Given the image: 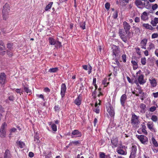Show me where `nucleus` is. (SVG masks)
<instances>
[{"label":"nucleus","mask_w":158,"mask_h":158,"mask_svg":"<svg viewBox=\"0 0 158 158\" xmlns=\"http://www.w3.org/2000/svg\"><path fill=\"white\" fill-rule=\"evenodd\" d=\"M105 7L107 10H109L110 7V5L109 3H106L105 4Z\"/></svg>","instance_id":"obj_55"},{"label":"nucleus","mask_w":158,"mask_h":158,"mask_svg":"<svg viewBox=\"0 0 158 158\" xmlns=\"http://www.w3.org/2000/svg\"><path fill=\"white\" fill-rule=\"evenodd\" d=\"M118 34L121 39L125 43L127 42V36L126 32L123 29H119L118 30Z\"/></svg>","instance_id":"obj_3"},{"label":"nucleus","mask_w":158,"mask_h":158,"mask_svg":"<svg viewBox=\"0 0 158 158\" xmlns=\"http://www.w3.org/2000/svg\"><path fill=\"white\" fill-rule=\"evenodd\" d=\"M107 80L104 79L102 81V84L104 85L106 87L109 84V82H106Z\"/></svg>","instance_id":"obj_53"},{"label":"nucleus","mask_w":158,"mask_h":158,"mask_svg":"<svg viewBox=\"0 0 158 158\" xmlns=\"http://www.w3.org/2000/svg\"><path fill=\"white\" fill-rule=\"evenodd\" d=\"M146 106L143 103L140 104L139 108L141 109V112L142 113H145L146 111Z\"/></svg>","instance_id":"obj_21"},{"label":"nucleus","mask_w":158,"mask_h":158,"mask_svg":"<svg viewBox=\"0 0 158 158\" xmlns=\"http://www.w3.org/2000/svg\"><path fill=\"white\" fill-rule=\"evenodd\" d=\"M53 2H50L47 6L45 8V10L46 11L48 10L49 9L51 8L52 7V5Z\"/></svg>","instance_id":"obj_35"},{"label":"nucleus","mask_w":158,"mask_h":158,"mask_svg":"<svg viewBox=\"0 0 158 158\" xmlns=\"http://www.w3.org/2000/svg\"><path fill=\"white\" fill-rule=\"evenodd\" d=\"M94 110L96 113H99L100 112V109L98 107L96 108V109H94Z\"/></svg>","instance_id":"obj_57"},{"label":"nucleus","mask_w":158,"mask_h":158,"mask_svg":"<svg viewBox=\"0 0 158 158\" xmlns=\"http://www.w3.org/2000/svg\"><path fill=\"white\" fill-rule=\"evenodd\" d=\"M136 151V146H133L131 150V153L130 156L129 158H135V157Z\"/></svg>","instance_id":"obj_11"},{"label":"nucleus","mask_w":158,"mask_h":158,"mask_svg":"<svg viewBox=\"0 0 158 158\" xmlns=\"http://www.w3.org/2000/svg\"><path fill=\"white\" fill-rule=\"evenodd\" d=\"M23 89L27 93L29 94H30L31 93V91L30 90L28 87H25V86H24Z\"/></svg>","instance_id":"obj_32"},{"label":"nucleus","mask_w":158,"mask_h":158,"mask_svg":"<svg viewBox=\"0 0 158 158\" xmlns=\"http://www.w3.org/2000/svg\"><path fill=\"white\" fill-rule=\"evenodd\" d=\"M158 7V5L156 4H155L152 6V9L153 10L156 9Z\"/></svg>","instance_id":"obj_52"},{"label":"nucleus","mask_w":158,"mask_h":158,"mask_svg":"<svg viewBox=\"0 0 158 158\" xmlns=\"http://www.w3.org/2000/svg\"><path fill=\"white\" fill-rule=\"evenodd\" d=\"M7 124L6 123H4L2 125L0 130V136L2 138L5 137L6 132L5 128L6 127Z\"/></svg>","instance_id":"obj_4"},{"label":"nucleus","mask_w":158,"mask_h":158,"mask_svg":"<svg viewBox=\"0 0 158 158\" xmlns=\"http://www.w3.org/2000/svg\"><path fill=\"white\" fill-rule=\"evenodd\" d=\"M80 143V141L75 140V141H72V142H71L70 143L69 145H71L72 144H75V145H77V144H78Z\"/></svg>","instance_id":"obj_41"},{"label":"nucleus","mask_w":158,"mask_h":158,"mask_svg":"<svg viewBox=\"0 0 158 158\" xmlns=\"http://www.w3.org/2000/svg\"><path fill=\"white\" fill-rule=\"evenodd\" d=\"M129 0H120V3L123 6H125L126 3H128Z\"/></svg>","instance_id":"obj_33"},{"label":"nucleus","mask_w":158,"mask_h":158,"mask_svg":"<svg viewBox=\"0 0 158 158\" xmlns=\"http://www.w3.org/2000/svg\"><path fill=\"white\" fill-rule=\"evenodd\" d=\"M122 59L123 62L125 63L126 62V54H124L122 56Z\"/></svg>","instance_id":"obj_40"},{"label":"nucleus","mask_w":158,"mask_h":158,"mask_svg":"<svg viewBox=\"0 0 158 158\" xmlns=\"http://www.w3.org/2000/svg\"><path fill=\"white\" fill-rule=\"evenodd\" d=\"M137 137L141 143L143 144H146L148 141V138L143 135H138Z\"/></svg>","instance_id":"obj_7"},{"label":"nucleus","mask_w":158,"mask_h":158,"mask_svg":"<svg viewBox=\"0 0 158 158\" xmlns=\"http://www.w3.org/2000/svg\"><path fill=\"white\" fill-rule=\"evenodd\" d=\"M13 44L10 43H8L7 44V48L9 49L10 50L13 49L12 48Z\"/></svg>","instance_id":"obj_46"},{"label":"nucleus","mask_w":158,"mask_h":158,"mask_svg":"<svg viewBox=\"0 0 158 158\" xmlns=\"http://www.w3.org/2000/svg\"><path fill=\"white\" fill-rule=\"evenodd\" d=\"M66 91V87L64 83L62 84L61 85L60 92L62 98H63L64 96Z\"/></svg>","instance_id":"obj_13"},{"label":"nucleus","mask_w":158,"mask_h":158,"mask_svg":"<svg viewBox=\"0 0 158 158\" xmlns=\"http://www.w3.org/2000/svg\"><path fill=\"white\" fill-rule=\"evenodd\" d=\"M135 23H139L140 21V19L139 17H136L135 19Z\"/></svg>","instance_id":"obj_58"},{"label":"nucleus","mask_w":158,"mask_h":158,"mask_svg":"<svg viewBox=\"0 0 158 158\" xmlns=\"http://www.w3.org/2000/svg\"><path fill=\"white\" fill-rule=\"evenodd\" d=\"M49 43L51 45H55L56 41L52 37H49Z\"/></svg>","instance_id":"obj_26"},{"label":"nucleus","mask_w":158,"mask_h":158,"mask_svg":"<svg viewBox=\"0 0 158 158\" xmlns=\"http://www.w3.org/2000/svg\"><path fill=\"white\" fill-rule=\"evenodd\" d=\"M105 154L104 152H101L100 153V158H105Z\"/></svg>","instance_id":"obj_51"},{"label":"nucleus","mask_w":158,"mask_h":158,"mask_svg":"<svg viewBox=\"0 0 158 158\" xmlns=\"http://www.w3.org/2000/svg\"><path fill=\"white\" fill-rule=\"evenodd\" d=\"M131 63L132 64L134 69L135 70L137 69L138 68L137 62L134 60H132L131 61Z\"/></svg>","instance_id":"obj_27"},{"label":"nucleus","mask_w":158,"mask_h":158,"mask_svg":"<svg viewBox=\"0 0 158 158\" xmlns=\"http://www.w3.org/2000/svg\"><path fill=\"white\" fill-rule=\"evenodd\" d=\"M147 126L148 128L152 131L154 132H156V129L154 128L153 127L154 125L153 123L152 122H148L147 124Z\"/></svg>","instance_id":"obj_14"},{"label":"nucleus","mask_w":158,"mask_h":158,"mask_svg":"<svg viewBox=\"0 0 158 158\" xmlns=\"http://www.w3.org/2000/svg\"><path fill=\"white\" fill-rule=\"evenodd\" d=\"M154 48H155L154 44L152 43H150L149 44L148 47L147 48V49L148 51Z\"/></svg>","instance_id":"obj_30"},{"label":"nucleus","mask_w":158,"mask_h":158,"mask_svg":"<svg viewBox=\"0 0 158 158\" xmlns=\"http://www.w3.org/2000/svg\"><path fill=\"white\" fill-rule=\"evenodd\" d=\"M123 27L126 34L130 33L129 30L131 28V26L126 21H124L123 23Z\"/></svg>","instance_id":"obj_10"},{"label":"nucleus","mask_w":158,"mask_h":158,"mask_svg":"<svg viewBox=\"0 0 158 158\" xmlns=\"http://www.w3.org/2000/svg\"><path fill=\"white\" fill-rule=\"evenodd\" d=\"M7 54L9 57H11L13 56L12 52L8 50H7Z\"/></svg>","instance_id":"obj_47"},{"label":"nucleus","mask_w":158,"mask_h":158,"mask_svg":"<svg viewBox=\"0 0 158 158\" xmlns=\"http://www.w3.org/2000/svg\"><path fill=\"white\" fill-rule=\"evenodd\" d=\"M16 91L17 93L20 94V95L21 93L22 94V91H21L20 89H16Z\"/></svg>","instance_id":"obj_61"},{"label":"nucleus","mask_w":158,"mask_h":158,"mask_svg":"<svg viewBox=\"0 0 158 158\" xmlns=\"http://www.w3.org/2000/svg\"><path fill=\"white\" fill-rule=\"evenodd\" d=\"M55 45V47L56 48H60L62 46L61 43L59 41H56Z\"/></svg>","instance_id":"obj_34"},{"label":"nucleus","mask_w":158,"mask_h":158,"mask_svg":"<svg viewBox=\"0 0 158 158\" xmlns=\"http://www.w3.org/2000/svg\"><path fill=\"white\" fill-rule=\"evenodd\" d=\"M141 19L142 20L145 21L148 19L147 13L146 12H144L141 15Z\"/></svg>","instance_id":"obj_23"},{"label":"nucleus","mask_w":158,"mask_h":158,"mask_svg":"<svg viewBox=\"0 0 158 158\" xmlns=\"http://www.w3.org/2000/svg\"><path fill=\"white\" fill-rule=\"evenodd\" d=\"M131 123L134 126H136L139 124L138 117L135 114L132 115L131 119Z\"/></svg>","instance_id":"obj_6"},{"label":"nucleus","mask_w":158,"mask_h":158,"mask_svg":"<svg viewBox=\"0 0 158 158\" xmlns=\"http://www.w3.org/2000/svg\"><path fill=\"white\" fill-rule=\"evenodd\" d=\"M147 42V40L146 39H144L142 40L140 42V45L142 48L145 49H146V45Z\"/></svg>","instance_id":"obj_17"},{"label":"nucleus","mask_w":158,"mask_h":158,"mask_svg":"<svg viewBox=\"0 0 158 158\" xmlns=\"http://www.w3.org/2000/svg\"><path fill=\"white\" fill-rule=\"evenodd\" d=\"M3 47H2L0 46V54L2 55H4L6 53V51H3V49H4Z\"/></svg>","instance_id":"obj_37"},{"label":"nucleus","mask_w":158,"mask_h":158,"mask_svg":"<svg viewBox=\"0 0 158 158\" xmlns=\"http://www.w3.org/2000/svg\"><path fill=\"white\" fill-rule=\"evenodd\" d=\"M137 54L140 55H141V52L140 51V48H135Z\"/></svg>","instance_id":"obj_54"},{"label":"nucleus","mask_w":158,"mask_h":158,"mask_svg":"<svg viewBox=\"0 0 158 158\" xmlns=\"http://www.w3.org/2000/svg\"><path fill=\"white\" fill-rule=\"evenodd\" d=\"M10 12L9 5L7 3H6L3 6L2 11L3 18L4 20H6L8 19Z\"/></svg>","instance_id":"obj_2"},{"label":"nucleus","mask_w":158,"mask_h":158,"mask_svg":"<svg viewBox=\"0 0 158 158\" xmlns=\"http://www.w3.org/2000/svg\"><path fill=\"white\" fill-rule=\"evenodd\" d=\"M44 91L45 92L49 93L50 91V90L48 88L46 87L44 89Z\"/></svg>","instance_id":"obj_60"},{"label":"nucleus","mask_w":158,"mask_h":158,"mask_svg":"<svg viewBox=\"0 0 158 158\" xmlns=\"http://www.w3.org/2000/svg\"><path fill=\"white\" fill-rule=\"evenodd\" d=\"M117 152L118 154L121 155H126L127 154V152L123 150L120 148H117Z\"/></svg>","instance_id":"obj_20"},{"label":"nucleus","mask_w":158,"mask_h":158,"mask_svg":"<svg viewBox=\"0 0 158 158\" xmlns=\"http://www.w3.org/2000/svg\"><path fill=\"white\" fill-rule=\"evenodd\" d=\"M0 45L2 46L4 49H5V46L3 42L1 40H0Z\"/></svg>","instance_id":"obj_59"},{"label":"nucleus","mask_w":158,"mask_h":158,"mask_svg":"<svg viewBox=\"0 0 158 158\" xmlns=\"http://www.w3.org/2000/svg\"><path fill=\"white\" fill-rule=\"evenodd\" d=\"M111 142L113 145L112 147H115L117 146L118 144V139L117 138L111 140Z\"/></svg>","instance_id":"obj_22"},{"label":"nucleus","mask_w":158,"mask_h":158,"mask_svg":"<svg viewBox=\"0 0 158 158\" xmlns=\"http://www.w3.org/2000/svg\"><path fill=\"white\" fill-rule=\"evenodd\" d=\"M82 96L80 94L75 99L74 101V103L77 106H79L81 103Z\"/></svg>","instance_id":"obj_15"},{"label":"nucleus","mask_w":158,"mask_h":158,"mask_svg":"<svg viewBox=\"0 0 158 158\" xmlns=\"http://www.w3.org/2000/svg\"><path fill=\"white\" fill-rule=\"evenodd\" d=\"M80 27L83 29H85V22H82L80 24Z\"/></svg>","instance_id":"obj_38"},{"label":"nucleus","mask_w":158,"mask_h":158,"mask_svg":"<svg viewBox=\"0 0 158 158\" xmlns=\"http://www.w3.org/2000/svg\"><path fill=\"white\" fill-rule=\"evenodd\" d=\"M156 107L155 106H152L151 107L149 108V111H150L153 112L154 111L156 110Z\"/></svg>","instance_id":"obj_45"},{"label":"nucleus","mask_w":158,"mask_h":158,"mask_svg":"<svg viewBox=\"0 0 158 158\" xmlns=\"http://www.w3.org/2000/svg\"><path fill=\"white\" fill-rule=\"evenodd\" d=\"M135 32H136L137 33L138 32H139L140 31V30L139 28L138 27H136L135 28Z\"/></svg>","instance_id":"obj_63"},{"label":"nucleus","mask_w":158,"mask_h":158,"mask_svg":"<svg viewBox=\"0 0 158 158\" xmlns=\"http://www.w3.org/2000/svg\"><path fill=\"white\" fill-rule=\"evenodd\" d=\"M16 143L20 148H22L24 147L25 144L23 142L19 141L17 142Z\"/></svg>","instance_id":"obj_29"},{"label":"nucleus","mask_w":158,"mask_h":158,"mask_svg":"<svg viewBox=\"0 0 158 158\" xmlns=\"http://www.w3.org/2000/svg\"><path fill=\"white\" fill-rule=\"evenodd\" d=\"M149 81L152 86L153 87H156L157 85V82L155 78L150 77Z\"/></svg>","instance_id":"obj_19"},{"label":"nucleus","mask_w":158,"mask_h":158,"mask_svg":"<svg viewBox=\"0 0 158 158\" xmlns=\"http://www.w3.org/2000/svg\"><path fill=\"white\" fill-rule=\"evenodd\" d=\"M96 78H94L93 79V84L94 85L96 88V89H97L98 87V86L96 84Z\"/></svg>","instance_id":"obj_43"},{"label":"nucleus","mask_w":158,"mask_h":158,"mask_svg":"<svg viewBox=\"0 0 158 158\" xmlns=\"http://www.w3.org/2000/svg\"><path fill=\"white\" fill-rule=\"evenodd\" d=\"M127 99V96L125 94L122 95L120 99V102L121 105L123 107L125 106V103Z\"/></svg>","instance_id":"obj_12"},{"label":"nucleus","mask_w":158,"mask_h":158,"mask_svg":"<svg viewBox=\"0 0 158 158\" xmlns=\"http://www.w3.org/2000/svg\"><path fill=\"white\" fill-rule=\"evenodd\" d=\"M141 62L143 65H145L146 63V58L145 57L142 58L141 59Z\"/></svg>","instance_id":"obj_42"},{"label":"nucleus","mask_w":158,"mask_h":158,"mask_svg":"<svg viewBox=\"0 0 158 158\" xmlns=\"http://www.w3.org/2000/svg\"><path fill=\"white\" fill-rule=\"evenodd\" d=\"M58 70V68L57 67L51 68L49 69L48 72L50 73H55Z\"/></svg>","instance_id":"obj_31"},{"label":"nucleus","mask_w":158,"mask_h":158,"mask_svg":"<svg viewBox=\"0 0 158 158\" xmlns=\"http://www.w3.org/2000/svg\"><path fill=\"white\" fill-rule=\"evenodd\" d=\"M82 135L81 132L78 130H74L72 132L71 137L72 138L81 137Z\"/></svg>","instance_id":"obj_8"},{"label":"nucleus","mask_w":158,"mask_h":158,"mask_svg":"<svg viewBox=\"0 0 158 158\" xmlns=\"http://www.w3.org/2000/svg\"><path fill=\"white\" fill-rule=\"evenodd\" d=\"M152 143L155 147H158V143L157 141L153 137L152 139Z\"/></svg>","instance_id":"obj_28"},{"label":"nucleus","mask_w":158,"mask_h":158,"mask_svg":"<svg viewBox=\"0 0 158 158\" xmlns=\"http://www.w3.org/2000/svg\"><path fill=\"white\" fill-rule=\"evenodd\" d=\"M119 59H113L112 62V66L114 68L119 67L120 64L118 61Z\"/></svg>","instance_id":"obj_16"},{"label":"nucleus","mask_w":158,"mask_h":158,"mask_svg":"<svg viewBox=\"0 0 158 158\" xmlns=\"http://www.w3.org/2000/svg\"><path fill=\"white\" fill-rule=\"evenodd\" d=\"M151 119L153 121L155 122H156L158 120V118L157 116L155 115L152 116Z\"/></svg>","instance_id":"obj_36"},{"label":"nucleus","mask_w":158,"mask_h":158,"mask_svg":"<svg viewBox=\"0 0 158 158\" xmlns=\"http://www.w3.org/2000/svg\"><path fill=\"white\" fill-rule=\"evenodd\" d=\"M135 3L137 6L141 5L142 4V2L140 0H136L135 1Z\"/></svg>","instance_id":"obj_44"},{"label":"nucleus","mask_w":158,"mask_h":158,"mask_svg":"<svg viewBox=\"0 0 158 158\" xmlns=\"http://www.w3.org/2000/svg\"><path fill=\"white\" fill-rule=\"evenodd\" d=\"M107 105H108V106L106 107L107 111L110 116L112 117L114 116V108L110 106V105L109 103Z\"/></svg>","instance_id":"obj_9"},{"label":"nucleus","mask_w":158,"mask_h":158,"mask_svg":"<svg viewBox=\"0 0 158 158\" xmlns=\"http://www.w3.org/2000/svg\"><path fill=\"white\" fill-rule=\"evenodd\" d=\"M153 95L154 97L155 98L158 97V92L156 93H153Z\"/></svg>","instance_id":"obj_62"},{"label":"nucleus","mask_w":158,"mask_h":158,"mask_svg":"<svg viewBox=\"0 0 158 158\" xmlns=\"http://www.w3.org/2000/svg\"><path fill=\"white\" fill-rule=\"evenodd\" d=\"M6 82V75L4 73H0V83L2 87H4Z\"/></svg>","instance_id":"obj_5"},{"label":"nucleus","mask_w":158,"mask_h":158,"mask_svg":"<svg viewBox=\"0 0 158 158\" xmlns=\"http://www.w3.org/2000/svg\"><path fill=\"white\" fill-rule=\"evenodd\" d=\"M113 17L114 19H116L118 17V12L115 11L113 14Z\"/></svg>","instance_id":"obj_48"},{"label":"nucleus","mask_w":158,"mask_h":158,"mask_svg":"<svg viewBox=\"0 0 158 158\" xmlns=\"http://www.w3.org/2000/svg\"><path fill=\"white\" fill-rule=\"evenodd\" d=\"M143 26L147 29H148L151 30H152L153 29V28L152 27V26L151 25L148 23L143 24Z\"/></svg>","instance_id":"obj_24"},{"label":"nucleus","mask_w":158,"mask_h":158,"mask_svg":"<svg viewBox=\"0 0 158 158\" xmlns=\"http://www.w3.org/2000/svg\"><path fill=\"white\" fill-rule=\"evenodd\" d=\"M152 114V113L150 112H146V118H149L151 116Z\"/></svg>","instance_id":"obj_49"},{"label":"nucleus","mask_w":158,"mask_h":158,"mask_svg":"<svg viewBox=\"0 0 158 158\" xmlns=\"http://www.w3.org/2000/svg\"><path fill=\"white\" fill-rule=\"evenodd\" d=\"M138 80L139 83L141 85H143L145 82V81L144 79L143 75L142 74L138 77Z\"/></svg>","instance_id":"obj_18"},{"label":"nucleus","mask_w":158,"mask_h":158,"mask_svg":"<svg viewBox=\"0 0 158 158\" xmlns=\"http://www.w3.org/2000/svg\"><path fill=\"white\" fill-rule=\"evenodd\" d=\"M52 130L54 131H56L57 130L56 126L54 124H52L51 126Z\"/></svg>","instance_id":"obj_39"},{"label":"nucleus","mask_w":158,"mask_h":158,"mask_svg":"<svg viewBox=\"0 0 158 158\" xmlns=\"http://www.w3.org/2000/svg\"><path fill=\"white\" fill-rule=\"evenodd\" d=\"M34 156V153L32 152H29V156L30 157H33Z\"/></svg>","instance_id":"obj_64"},{"label":"nucleus","mask_w":158,"mask_h":158,"mask_svg":"<svg viewBox=\"0 0 158 158\" xmlns=\"http://www.w3.org/2000/svg\"><path fill=\"white\" fill-rule=\"evenodd\" d=\"M112 49L113 58L119 59L121 54L120 48L118 46L113 45L112 47Z\"/></svg>","instance_id":"obj_1"},{"label":"nucleus","mask_w":158,"mask_h":158,"mask_svg":"<svg viewBox=\"0 0 158 158\" xmlns=\"http://www.w3.org/2000/svg\"><path fill=\"white\" fill-rule=\"evenodd\" d=\"M158 37V33H153L152 34V39H154L156 38H157Z\"/></svg>","instance_id":"obj_50"},{"label":"nucleus","mask_w":158,"mask_h":158,"mask_svg":"<svg viewBox=\"0 0 158 158\" xmlns=\"http://www.w3.org/2000/svg\"><path fill=\"white\" fill-rule=\"evenodd\" d=\"M158 23V18H155L153 20H152L151 22V24L153 26H155Z\"/></svg>","instance_id":"obj_25"},{"label":"nucleus","mask_w":158,"mask_h":158,"mask_svg":"<svg viewBox=\"0 0 158 158\" xmlns=\"http://www.w3.org/2000/svg\"><path fill=\"white\" fill-rule=\"evenodd\" d=\"M37 97L39 98H42L43 100H44V96L43 95L41 94L40 95L37 94L36 95Z\"/></svg>","instance_id":"obj_56"}]
</instances>
